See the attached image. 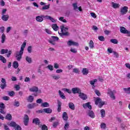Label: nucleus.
Returning <instances> with one entry per match:
<instances>
[{
  "instance_id": "nucleus-1",
  "label": "nucleus",
  "mask_w": 130,
  "mask_h": 130,
  "mask_svg": "<svg viewBox=\"0 0 130 130\" xmlns=\"http://www.w3.org/2000/svg\"><path fill=\"white\" fill-rule=\"evenodd\" d=\"M26 42H24L21 46L20 51H16L15 53V56L18 61H20V60L22 59V55H23V53L24 52V48L26 47Z\"/></svg>"
},
{
  "instance_id": "nucleus-2",
  "label": "nucleus",
  "mask_w": 130,
  "mask_h": 130,
  "mask_svg": "<svg viewBox=\"0 0 130 130\" xmlns=\"http://www.w3.org/2000/svg\"><path fill=\"white\" fill-rule=\"evenodd\" d=\"M61 32H58L60 36H69L70 32H69V28L66 27L64 25H61L60 26Z\"/></svg>"
},
{
  "instance_id": "nucleus-3",
  "label": "nucleus",
  "mask_w": 130,
  "mask_h": 130,
  "mask_svg": "<svg viewBox=\"0 0 130 130\" xmlns=\"http://www.w3.org/2000/svg\"><path fill=\"white\" fill-rule=\"evenodd\" d=\"M8 125L9 126H12L15 130H22V128L20 125H18L15 122H11V123H8Z\"/></svg>"
},
{
  "instance_id": "nucleus-4",
  "label": "nucleus",
  "mask_w": 130,
  "mask_h": 130,
  "mask_svg": "<svg viewBox=\"0 0 130 130\" xmlns=\"http://www.w3.org/2000/svg\"><path fill=\"white\" fill-rule=\"evenodd\" d=\"M107 91V95H108L112 100H115V95H114V92H115V91H112L110 88H108Z\"/></svg>"
},
{
  "instance_id": "nucleus-5",
  "label": "nucleus",
  "mask_w": 130,
  "mask_h": 130,
  "mask_svg": "<svg viewBox=\"0 0 130 130\" xmlns=\"http://www.w3.org/2000/svg\"><path fill=\"white\" fill-rule=\"evenodd\" d=\"M95 104H96V105H99V107H100V108H101V107H102V106L104 105L105 103L104 102L102 101V100H101L100 98H96V99L95 101Z\"/></svg>"
},
{
  "instance_id": "nucleus-6",
  "label": "nucleus",
  "mask_w": 130,
  "mask_h": 130,
  "mask_svg": "<svg viewBox=\"0 0 130 130\" xmlns=\"http://www.w3.org/2000/svg\"><path fill=\"white\" fill-rule=\"evenodd\" d=\"M67 45H68V46H79V43L73 41L72 40H69L67 42Z\"/></svg>"
},
{
  "instance_id": "nucleus-7",
  "label": "nucleus",
  "mask_w": 130,
  "mask_h": 130,
  "mask_svg": "<svg viewBox=\"0 0 130 130\" xmlns=\"http://www.w3.org/2000/svg\"><path fill=\"white\" fill-rule=\"evenodd\" d=\"M6 108V106H5V104L3 103H0V112L2 114H5L6 112H5V109Z\"/></svg>"
},
{
  "instance_id": "nucleus-8",
  "label": "nucleus",
  "mask_w": 130,
  "mask_h": 130,
  "mask_svg": "<svg viewBox=\"0 0 130 130\" xmlns=\"http://www.w3.org/2000/svg\"><path fill=\"white\" fill-rule=\"evenodd\" d=\"M73 7L75 11H78V10H79L80 12H82V7L80 6L79 7H78V4L74 3L73 4Z\"/></svg>"
},
{
  "instance_id": "nucleus-9",
  "label": "nucleus",
  "mask_w": 130,
  "mask_h": 130,
  "mask_svg": "<svg viewBox=\"0 0 130 130\" xmlns=\"http://www.w3.org/2000/svg\"><path fill=\"white\" fill-rule=\"evenodd\" d=\"M127 10H128V8L126 6L121 8L120 13L121 15H125L127 13Z\"/></svg>"
},
{
  "instance_id": "nucleus-10",
  "label": "nucleus",
  "mask_w": 130,
  "mask_h": 130,
  "mask_svg": "<svg viewBox=\"0 0 130 130\" xmlns=\"http://www.w3.org/2000/svg\"><path fill=\"white\" fill-rule=\"evenodd\" d=\"M44 18L46 20H50L52 23H56V19H54V18L51 17L50 16L46 15Z\"/></svg>"
},
{
  "instance_id": "nucleus-11",
  "label": "nucleus",
  "mask_w": 130,
  "mask_h": 130,
  "mask_svg": "<svg viewBox=\"0 0 130 130\" xmlns=\"http://www.w3.org/2000/svg\"><path fill=\"white\" fill-rule=\"evenodd\" d=\"M72 91L73 94H77V93L80 94L81 92V90L80 89V88L77 87L73 88L72 89Z\"/></svg>"
},
{
  "instance_id": "nucleus-12",
  "label": "nucleus",
  "mask_w": 130,
  "mask_h": 130,
  "mask_svg": "<svg viewBox=\"0 0 130 130\" xmlns=\"http://www.w3.org/2000/svg\"><path fill=\"white\" fill-rule=\"evenodd\" d=\"M30 92H33L34 93H37L38 92V87L37 86H32L29 89Z\"/></svg>"
},
{
  "instance_id": "nucleus-13",
  "label": "nucleus",
  "mask_w": 130,
  "mask_h": 130,
  "mask_svg": "<svg viewBox=\"0 0 130 130\" xmlns=\"http://www.w3.org/2000/svg\"><path fill=\"white\" fill-rule=\"evenodd\" d=\"M45 16L44 15H41V16H38L36 17V20L37 22H42L43 21V18L45 19Z\"/></svg>"
},
{
  "instance_id": "nucleus-14",
  "label": "nucleus",
  "mask_w": 130,
  "mask_h": 130,
  "mask_svg": "<svg viewBox=\"0 0 130 130\" xmlns=\"http://www.w3.org/2000/svg\"><path fill=\"white\" fill-rule=\"evenodd\" d=\"M87 115H88V116L91 118H95V114L94 113V112L91 110H89L87 111Z\"/></svg>"
},
{
  "instance_id": "nucleus-15",
  "label": "nucleus",
  "mask_w": 130,
  "mask_h": 130,
  "mask_svg": "<svg viewBox=\"0 0 130 130\" xmlns=\"http://www.w3.org/2000/svg\"><path fill=\"white\" fill-rule=\"evenodd\" d=\"M51 78L53 80H55L57 81V80H59L60 79V75H56V74H52L51 75Z\"/></svg>"
},
{
  "instance_id": "nucleus-16",
  "label": "nucleus",
  "mask_w": 130,
  "mask_h": 130,
  "mask_svg": "<svg viewBox=\"0 0 130 130\" xmlns=\"http://www.w3.org/2000/svg\"><path fill=\"white\" fill-rule=\"evenodd\" d=\"M79 97H80V98L81 99H82V100H86V99H87V98H88V96H87V95L85 94V93L81 92L79 93Z\"/></svg>"
},
{
  "instance_id": "nucleus-17",
  "label": "nucleus",
  "mask_w": 130,
  "mask_h": 130,
  "mask_svg": "<svg viewBox=\"0 0 130 130\" xmlns=\"http://www.w3.org/2000/svg\"><path fill=\"white\" fill-rule=\"evenodd\" d=\"M28 122H29V116L27 115H25L24 118V123L25 125H27Z\"/></svg>"
},
{
  "instance_id": "nucleus-18",
  "label": "nucleus",
  "mask_w": 130,
  "mask_h": 130,
  "mask_svg": "<svg viewBox=\"0 0 130 130\" xmlns=\"http://www.w3.org/2000/svg\"><path fill=\"white\" fill-rule=\"evenodd\" d=\"M120 31L121 33H123V34H126V33H127V30H126V28L123 26H121L120 27Z\"/></svg>"
},
{
  "instance_id": "nucleus-19",
  "label": "nucleus",
  "mask_w": 130,
  "mask_h": 130,
  "mask_svg": "<svg viewBox=\"0 0 130 130\" xmlns=\"http://www.w3.org/2000/svg\"><path fill=\"white\" fill-rule=\"evenodd\" d=\"M112 7L113 8V9H119V7H120V5L117 3H115L114 2H112Z\"/></svg>"
},
{
  "instance_id": "nucleus-20",
  "label": "nucleus",
  "mask_w": 130,
  "mask_h": 130,
  "mask_svg": "<svg viewBox=\"0 0 130 130\" xmlns=\"http://www.w3.org/2000/svg\"><path fill=\"white\" fill-rule=\"evenodd\" d=\"M38 106V105L36 103L35 104H30L27 106L28 108L29 109H32V108H34V107H36Z\"/></svg>"
},
{
  "instance_id": "nucleus-21",
  "label": "nucleus",
  "mask_w": 130,
  "mask_h": 130,
  "mask_svg": "<svg viewBox=\"0 0 130 130\" xmlns=\"http://www.w3.org/2000/svg\"><path fill=\"white\" fill-rule=\"evenodd\" d=\"M26 100L27 102H33L34 101V96L29 95L27 98Z\"/></svg>"
},
{
  "instance_id": "nucleus-22",
  "label": "nucleus",
  "mask_w": 130,
  "mask_h": 130,
  "mask_svg": "<svg viewBox=\"0 0 130 130\" xmlns=\"http://www.w3.org/2000/svg\"><path fill=\"white\" fill-rule=\"evenodd\" d=\"M43 111L45 113L50 114L52 112V110L50 108H46L43 109Z\"/></svg>"
},
{
  "instance_id": "nucleus-23",
  "label": "nucleus",
  "mask_w": 130,
  "mask_h": 130,
  "mask_svg": "<svg viewBox=\"0 0 130 130\" xmlns=\"http://www.w3.org/2000/svg\"><path fill=\"white\" fill-rule=\"evenodd\" d=\"M58 93L60 98L62 99H66V95H64V93H63V92L60 90H58Z\"/></svg>"
},
{
  "instance_id": "nucleus-24",
  "label": "nucleus",
  "mask_w": 130,
  "mask_h": 130,
  "mask_svg": "<svg viewBox=\"0 0 130 130\" xmlns=\"http://www.w3.org/2000/svg\"><path fill=\"white\" fill-rule=\"evenodd\" d=\"M32 123H35V124H39L40 123V120L38 118H35L32 120Z\"/></svg>"
},
{
  "instance_id": "nucleus-25",
  "label": "nucleus",
  "mask_w": 130,
  "mask_h": 130,
  "mask_svg": "<svg viewBox=\"0 0 130 130\" xmlns=\"http://www.w3.org/2000/svg\"><path fill=\"white\" fill-rule=\"evenodd\" d=\"M62 118L63 120H66V121L68 120V113H67V112H64L63 113Z\"/></svg>"
},
{
  "instance_id": "nucleus-26",
  "label": "nucleus",
  "mask_w": 130,
  "mask_h": 130,
  "mask_svg": "<svg viewBox=\"0 0 130 130\" xmlns=\"http://www.w3.org/2000/svg\"><path fill=\"white\" fill-rule=\"evenodd\" d=\"M83 107L84 108H89V109H91L92 108V106L91 105H89V103H86L83 105Z\"/></svg>"
},
{
  "instance_id": "nucleus-27",
  "label": "nucleus",
  "mask_w": 130,
  "mask_h": 130,
  "mask_svg": "<svg viewBox=\"0 0 130 130\" xmlns=\"http://www.w3.org/2000/svg\"><path fill=\"white\" fill-rule=\"evenodd\" d=\"M82 73H83V75H84V76H87V75L89 74V70H88V69L86 68H84L82 70Z\"/></svg>"
},
{
  "instance_id": "nucleus-28",
  "label": "nucleus",
  "mask_w": 130,
  "mask_h": 130,
  "mask_svg": "<svg viewBox=\"0 0 130 130\" xmlns=\"http://www.w3.org/2000/svg\"><path fill=\"white\" fill-rule=\"evenodd\" d=\"M2 19L3 21H7L9 20V15H3L2 17Z\"/></svg>"
},
{
  "instance_id": "nucleus-29",
  "label": "nucleus",
  "mask_w": 130,
  "mask_h": 130,
  "mask_svg": "<svg viewBox=\"0 0 130 130\" xmlns=\"http://www.w3.org/2000/svg\"><path fill=\"white\" fill-rule=\"evenodd\" d=\"M13 67L14 69H18L19 67V63L17 61H15L13 63Z\"/></svg>"
},
{
  "instance_id": "nucleus-30",
  "label": "nucleus",
  "mask_w": 130,
  "mask_h": 130,
  "mask_svg": "<svg viewBox=\"0 0 130 130\" xmlns=\"http://www.w3.org/2000/svg\"><path fill=\"white\" fill-rule=\"evenodd\" d=\"M69 108L72 109V110H75V105L73 103H69Z\"/></svg>"
},
{
  "instance_id": "nucleus-31",
  "label": "nucleus",
  "mask_w": 130,
  "mask_h": 130,
  "mask_svg": "<svg viewBox=\"0 0 130 130\" xmlns=\"http://www.w3.org/2000/svg\"><path fill=\"white\" fill-rule=\"evenodd\" d=\"M25 60L28 63H32V58H31L29 56H26L25 57Z\"/></svg>"
},
{
  "instance_id": "nucleus-32",
  "label": "nucleus",
  "mask_w": 130,
  "mask_h": 130,
  "mask_svg": "<svg viewBox=\"0 0 130 130\" xmlns=\"http://www.w3.org/2000/svg\"><path fill=\"white\" fill-rule=\"evenodd\" d=\"M52 28L53 29L54 31H57L58 30V26H57V24H54L52 25Z\"/></svg>"
},
{
  "instance_id": "nucleus-33",
  "label": "nucleus",
  "mask_w": 130,
  "mask_h": 130,
  "mask_svg": "<svg viewBox=\"0 0 130 130\" xmlns=\"http://www.w3.org/2000/svg\"><path fill=\"white\" fill-rule=\"evenodd\" d=\"M101 115V117L102 118H104V117L105 116V110L102 109L100 110Z\"/></svg>"
},
{
  "instance_id": "nucleus-34",
  "label": "nucleus",
  "mask_w": 130,
  "mask_h": 130,
  "mask_svg": "<svg viewBox=\"0 0 130 130\" xmlns=\"http://www.w3.org/2000/svg\"><path fill=\"white\" fill-rule=\"evenodd\" d=\"M1 39L2 43H5V41H6V35L5 34H3L2 35Z\"/></svg>"
},
{
  "instance_id": "nucleus-35",
  "label": "nucleus",
  "mask_w": 130,
  "mask_h": 130,
  "mask_svg": "<svg viewBox=\"0 0 130 130\" xmlns=\"http://www.w3.org/2000/svg\"><path fill=\"white\" fill-rule=\"evenodd\" d=\"M89 47L91 49H93V48H94V42H93V41L92 40L90 41L89 43Z\"/></svg>"
},
{
  "instance_id": "nucleus-36",
  "label": "nucleus",
  "mask_w": 130,
  "mask_h": 130,
  "mask_svg": "<svg viewBox=\"0 0 130 130\" xmlns=\"http://www.w3.org/2000/svg\"><path fill=\"white\" fill-rule=\"evenodd\" d=\"M0 60L1 61H3L4 63H6V62H7V59H6V58H5V57L1 55H0Z\"/></svg>"
},
{
  "instance_id": "nucleus-37",
  "label": "nucleus",
  "mask_w": 130,
  "mask_h": 130,
  "mask_svg": "<svg viewBox=\"0 0 130 130\" xmlns=\"http://www.w3.org/2000/svg\"><path fill=\"white\" fill-rule=\"evenodd\" d=\"M8 52H9V50L8 49H2L1 51V54H5L8 53Z\"/></svg>"
},
{
  "instance_id": "nucleus-38",
  "label": "nucleus",
  "mask_w": 130,
  "mask_h": 130,
  "mask_svg": "<svg viewBox=\"0 0 130 130\" xmlns=\"http://www.w3.org/2000/svg\"><path fill=\"white\" fill-rule=\"evenodd\" d=\"M42 107H49V104L47 102L43 103L41 104Z\"/></svg>"
},
{
  "instance_id": "nucleus-39",
  "label": "nucleus",
  "mask_w": 130,
  "mask_h": 130,
  "mask_svg": "<svg viewBox=\"0 0 130 130\" xmlns=\"http://www.w3.org/2000/svg\"><path fill=\"white\" fill-rule=\"evenodd\" d=\"M5 118L8 120H12V115L10 114H8L5 117Z\"/></svg>"
},
{
  "instance_id": "nucleus-40",
  "label": "nucleus",
  "mask_w": 130,
  "mask_h": 130,
  "mask_svg": "<svg viewBox=\"0 0 130 130\" xmlns=\"http://www.w3.org/2000/svg\"><path fill=\"white\" fill-rule=\"evenodd\" d=\"M110 42L114 44H117V43H118V41L116 39H111Z\"/></svg>"
},
{
  "instance_id": "nucleus-41",
  "label": "nucleus",
  "mask_w": 130,
  "mask_h": 130,
  "mask_svg": "<svg viewBox=\"0 0 130 130\" xmlns=\"http://www.w3.org/2000/svg\"><path fill=\"white\" fill-rule=\"evenodd\" d=\"M70 51L71 52H73V53H77V52H78V51H77V49L74 48H71Z\"/></svg>"
},
{
  "instance_id": "nucleus-42",
  "label": "nucleus",
  "mask_w": 130,
  "mask_h": 130,
  "mask_svg": "<svg viewBox=\"0 0 130 130\" xmlns=\"http://www.w3.org/2000/svg\"><path fill=\"white\" fill-rule=\"evenodd\" d=\"M97 79H94L93 80L90 81L89 83L90 84V85H94L95 83H97Z\"/></svg>"
},
{
  "instance_id": "nucleus-43",
  "label": "nucleus",
  "mask_w": 130,
  "mask_h": 130,
  "mask_svg": "<svg viewBox=\"0 0 130 130\" xmlns=\"http://www.w3.org/2000/svg\"><path fill=\"white\" fill-rule=\"evenodd\" d=\"M73 72L75 73V74H79L80 73V70L78 68H74L73 70Z\"/></svg>"
},
{
  "instance_id": "nucleus-44",
  "label": "nucleus",
  "mask_w": 130,
  "mask_h": 130,
  "mask_svg": "<svg viewBox=\"0 0 130 130\" xmlns=\"http://www.w3.org/2000/svg\"><path fill=\"white\" fill-rule=\"evenodd\" d=\"M59 21H61V22H63V23H67V20L64 19V17H60L59 18Z\"/></svg>"
},
{
  "instance_id": "nucleus-45",
  "label": "nucleus",
  "mask_w": 130,
  "mask_h": 130,
  "mask_svg": "<svg viewBox=\"0 0 130 130\" xmlns=\"http://www.w3.org/2000/svg\"><path fill=\"white\" fill-rule=\"evenodd\" d=\"M98 39L100 41H105V38H104V36H99Z\"/></svg>"
},
{
  "instance_id": "nucleus-46",
  "label": "nucleus",
  "mask_w": 130,
  "mask_h": 130,
  "mask_svg": "<svg viewBox=\"0 0 130 130\" xmlns=\"http://www.w3.org/2000/svg\"><path fill=\"white\" fill-rule=\"evenodd\" d=\"M123 90H124V91H125V92L126 93H127V94H129V93H130V87H128L127 88H124Z\"/></svg>"
},
{
  "instance_id": "nucleus-47",
  "label": "nucleus",
  "mask_w": 130,
  "mask_h": 130,
  "mask_svg": "<svg viewBox=\"0 0 130 130\" xmlns=\"http://www.w3.org/2000/svg\"><path fill=\"white\" fill-rule=\"evenodd\" d=\"M50 7V5H45L42 7V10H48Z\"/></svg>"
},
{
  "instance_id": "nucleus-48",
  "label": "nucleus",
  "mask_w": 130,
  "mask_h": 130,
  "mask_svg": "<svg viewBox=\"0 0 130 130\" xmlns=\"http://www.w3.org/2000/svg\"><path fill=\"white\" fill-rule=\"evenodd\" d=\"M0 87L1 89L4 90V89H5L6 87H7V83H2Z\"/></svg>"
},
{
  "instance_id": "nucleus-49",
  "label": "nucleus",
  "mask_w": 130,
  "mask_h": 130,
  "mask_svg": "<svg viewBox=\"0 0 130 130\" xmlns=\"http://www.w3.org/2000/svg\"><path fill=\"white\" fill-rule=\"evenodd\" d=\"M47 68L48 70H50V71H53V66L51 64L48 65Z\"/></svg>"
},
{
  "instance_id": "nucleus-50",
  "label": "nucleus",
  "mask_w": 130,
  "mask_h": 130,
  "mask_svg": "<svg viewBox=\"0 0 130 130\" xmlns=\"http://www.w3.org/2000/svg\"><path fill=\"white\" fill-rule=\"evenodd\" d=\"M101 128H103L104 129L105 128H106V124H105V123H102L101 124Z\"/></svg>"
},
{
  "instance_id": "nucleus-51",
  "label": "nucleus",
  "mask_w": 130,
  "mask_h": 130,
  "mask_svg": "<svg viewBox=\"0 0 130 130\" xmlns=\"http://www.w3.org/2000/svg\"><path fill=\"white\" fill-rule=\"evenodd\" d=\"M113 53L114 54V55H115V57H116V58H118V57L119 56V55L118 54V53H117L116 51H113Z\"/></svg>"
},
{
  "instance_id": "nucleus-52",
  "label": "nucleus",
  "mask_w": 130,
  "mask_h": 130,
  "mask_svg": "<svg viewBox=\"0 0 130 130\" xmlns=\"http://www.w3.org/2000/svg\"><path fill=\"white\" fill-rule=\"evenodd\" d=\"M107 51L108 52H109V53H113V49H112V48L109 47L107 49Z\"/></svg>"
},
{
  "instance_id": "nucleus-53",
  "label": "nucleus",
  "mask_w": 130,
  "mask_h": 130,
  "mask_svg": "<svg viewBox=\"0 0 130 130\" xmlns=\"http://www.w3.org/2000/svg\"><path fill=\"white\" fill-rule=\"evenodd\" d=\"M27 51L28 53H31V52H32V47L31 46H28L27 48Z\"/></svg>"
},
{
  "instance_id": "nucleus-54",
  "label": "nucleus",
  "mask_w": 130,
  "mask_h": 130,
  "mask_svg": "<svg viewBox=\"0 0 130 130\" xmlns=\"http://www.w3.org/2000/svg\"><path fill=\"white\" fill-rule=\"evenodd\" d=\"M90 15L91 17H92V18H94V19H96V18H97V15H96V14H95L94 13L91 12L90 13Z\"/></svg>"
},
{
  "instance_id": "nucleus-55",
  "label": "nucleus",
  "mask_w": 130,
  "mask_h": 130,
  "mask_svg": "<svg viewBox=\"0 0 130 130\" xmlns=\"http://www.w3.org/2000/svg\"><path fill=\"white\" fill-rule=\"evenodd\" d=\"M52 39L53 41H57V40H58V37L53 36L52 37Z\"/></svg>"
},
{
  "instance_id": "nucleus-56",
  "label": "nucleus",
  "mask_w": 130,
  "mask_h": 130,
  "mask_svg": "<svg viewBox=\"0 0 130 130\" xmlns=\"http://www.w3.org/2000/svg\"><path fill=\"white\" fill-rule=\"evenodd\" d=\"M92 29L93 30V31H95V32H97V30H98V27L95 25L92 26Z\"/></svg>"
},
{
  "instance_id": "nucleus-57",
  "label": "nucleus",
  "mask_w": 130,
  "mask_h": 130,
  "mask_svg": "<svg viewBox=\"0 0 130 130\" xmlns=\"http://www.w3.org/2000/svg\"><path fill=\"white\" fill-rule=\"evenodd\" d=\"M54 69H58L59 68V65L57 63H54Z\"/></svg>"
},
{
  "instance_id": "nucleus-58",
  "label": "nucleus",
  "mask_w": 130,
  "mask_h": 130,
  "mask_svg": "<svg viewBox=\"0 0 130 130\" xmlns=\"http://www.w3.org/2000/svg\"><path fill=\"white\" fill-rule=\"evenodd\" d=\"M42 130H48L47 127L45 125H43L42 126Z\"/></svg>"
},
{
  "instance_id": "nucleus-59",
  "label": "nucleus",
  "mask_w": 130,
  "mask_h": 130,
  "mask_svg": "<svg viewBox=\"0 0 130 130\" xmlns=\"http://www.w3.org/2000/svg\"><path fill=\"white\" fill-rule=\"evenodd\" d=\"M95 94L98 95V96H101V93H100V92L99 91V90H95L94 91Z\"/></svg>"
},
{
  "instance_id": "nucleus-60",
  "label": "nucleus",
  "mask_w": 130,
  "mask_h": 130,
  "mask_svg": "<svg viewBox=\"0 0 130 130\" xmlns=\"http://www.w3.org/2000/svg\"><path fill=\"white\" fill-rule=\"evenodd\" d=\"M0 32H2V33H4L5 32V27H0Z\"/></svg>"
},
{
  "instance_id": "nucleus-61",
  "label": "nucleus",
  "mask_w": 130,
  "mask_h": 130,
  "mask_svg": "<svg viewBox=\"0 0 130 130\" xmlns=\"http://www.w3.org/2000/svg\"><path fill=\"white\" fill-rule=\"evenodd\" d=\"M31 81V79L29 77H26L24 79V82H30Z\"/></svg>"
},
{
  "instance_id": "nucleus-62",
  "label": "nucleus",
  "mask_w": 130,
  "mask_h": 130,
  "mask_svg": "<svg viewBox=\"0 0 130 130\" xmlns=\"http://www.w3.org/2000/svg\"><path fill=\"white\" fill-rule=\"evenodd\" d=\"M12 30V27H8L6 29V32L7 33H9Z\"/></svg>"
},
{
  "instance_id": "nucleus-63",
  "label": "nucleus",
  "mask_w": 130,
  "mask_h": 130,
  "mask_svg": "<svg viewBox=\"0 0 130 130\" xmlns=\"http://www.w3.org/2000/svg\"><path fill=\"white\" fill-rule=\"evenodd\" d=\"M45 32H46V33H47V34H52V32L51 31H50V30L48 29H45Z\"/></svg>"
},
{
  "instance_id": "nucleus-64",
  "label": "nucleus",
  "mask_w": 130,
  "mask_h": 130,
  "mask_svg": "<svg viewBox=\"0 0 130 130\" xmlns=\"http://www.w3.org/2000/svg\"><path fill=\"white\" fill-rule=\"evenodd\" d=\"M9 95L11 96H14L15 95V92L12 91L9 93Z\"/></svg>"
}]
</instances>
